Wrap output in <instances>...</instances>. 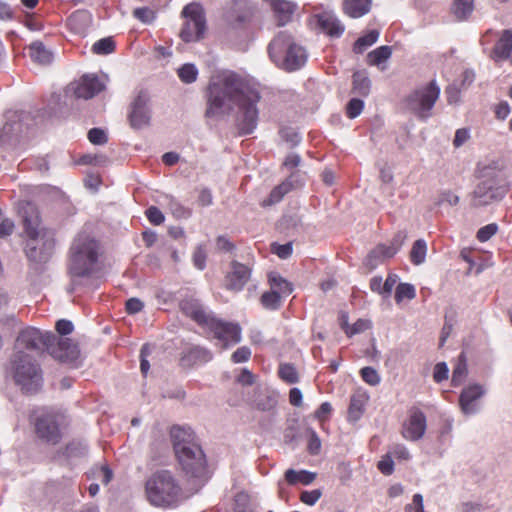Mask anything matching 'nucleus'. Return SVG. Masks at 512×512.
I'll list each match as a JSON object with an SVG mask.
<instances>
[{
  "label": "nucleus",
  "instance_id": "obj_1",
  "mask_svg": "<svg viewBox=\"0 0 512 512\" xmlns=\"http://www.w3.org/2000/svg\"><path fill=\"white\" fill-rule=\"evenodd\" d=\"M259 93L234 73L214 77L208 86L206 117L229 114L237 108L236 126L242 135L254 131L258 121Z\"/></svg>",
  "mask_w": 512,
  "mask_h": 512
},
{
  "label": "nucleus",
  "instance_id": "obj_2",
  "mask_svg": "<svg viewBox=\"0 0 512 512\" xmlns=\"http://www.w3.org/2000/svg\"><path fill=\"white\" fill-rule=\"evenodd\" d=\"M170 438L182 471L191 478H204L207 474L206 455L195 441L192 428L175 425L170 430Z\"/></svg>",
  "mask_w": 512,
  "mask_h": 512
},
{
  "label": "nucleus",
  "instance_id": "obj_3",
  "mask_svg": "<svg viewBox=\"0 0 512 512\" xmlns=\"http://www.w3.org/2000/svg\"><path fill=\"white\" fill-rule=\"evenodd\" d=\"M102 253L101 242L91 232H79L69 248V275L91 276L97 270Z\"/></svg>",
  "mask_w": 512,
  "mask_h": 512
},
{
  "label": "nucleus",
  "instance_id": "obj_4",
  "mask_svg": "<svg viewBox=\"0 0 512 512\" xmlns=\"http://www.w3.org/2000/svg\"><path fill=\"white\" fill-rule=\"evenodd\" d=\"M480 183L475 188L471 204L474 207L501 200L508 191L507 174L499 161L483 166L479 171Z\"/></svg>",
  "mask_w": 512,
  "mask_h": 512
},
{
  "label": "nucleus",
  "instance_id": "obj_5",
  "mask_svg": "<svg viewBox=\"0 0 512 512\" xmlns=\"http://www.w3.org/2000/svg\"><path fill=\"white\" fill-rule=\"evenodd\" d=\"M148 502L158 508H175L181 500L182 488L169 470L153 473L145 483Z\"/></svg>",
  "mask_w": 512,
  "mask_h": 512
},
{
  "label": "nucleus",
  "instance_id": "obj_6",
  "mask_svg": "<svg viewBox=\"0 0 512 512\" xmlns=\"http://www.w3.org/2000/svg\"><path fill=\"white\" fill-rule=\"evenodd\" d=\"M9 373L24 394L35 395L43 388L44 377L40 364L24 351H16L11 356Z\"/></svg>",
  "mask_w": 512,
  "mask_h": 512
},
{
  "label": "nucleus",
  "instance_id": "obj_7",
  "mask_svg": "<svg viewBox=\"0 0 512 512\" xmlns=\"http://www.w3.org/2000/svg\"><path fill=\"white\" fill-rule=\"evenodd\" d=\"M268 53L277 67L289 72L300 69L307 59L305 50L286 32H280L270 42Z\"/></svg>",
  "mask_w": 512,
  "mask_h": 512
},
{
  "label": "nucleus",
  "instance_id": "obj_8",
  "mask_svg": "<svg viewBox=\"0 0 512 512\" xmlns=\"http://www.w3.org/2000/svg\"><path fill=\"white\" fill-rule=\"evenodd\" d=\"M25 253L28 260L42 263L49 260L55 248V230L50 226H24Z\"/></svg>",
  "mask_w": 512,
  "mask_h": 512
},
{
  "label": "nucleus",
  "instance_id": "obj_9",
  "mask_svg": "<svg viewBox=\"0 0 512 512\" xmlns=\"http://www.w3.org/2000/svg\"><path fill=\"white\" fill-rule=\"evenodd\" d=\"M440 95V88L435 81L420 86L410 92L403 100L404 108L420 120L432 116V109Z\"/></svg>",
  "mask_w": 512,
  "mask_h": 512
},
{
  "label": "nucleus",
  "instance_id": "obj_10",
  "mask_svg": "<svg viewBox=\"0 0 512 512\" xmlns=\"http://www.w3.org/2000/svg\"><path fill=\"white\" fill-rule=\"evenodd\" d=\"M181 15L185 22L179 34L180 38L187 43L203 39L207 27L201 5L190 3L183 8Z\"/></svg>",
  "mask_w": 512,
  "mask_h": 512
},
{
  "label": "nucleus",
  "instance_id": "obj_11",
  "mask_svg": "<svg viewBox=\"0 0 512 512\" xmlns=\"http://www.w3.org/2000/svg\"><path fill=\"white\" fill-rule=\"evenodd\" d=\"M150 101L148 91L140 90L131 102L127 118L132 129L140 130L149 126L152 113Z\"/></svg>",
  "mask_w": 512,
  "mask_h": 512
},
{
  "label": "nucleus",
  "instance_id": "obj_12",
  "mask_svg": "<svg viewBox=\"0 0 512 512\" xmlns=\"http://www.w3.org/2000/svg\"><path fill=\"white\" fill-rule=\"evenodd\" d=\"M34 427L37 437L48 444L55 445L62 438L59 416L54 412L44 411L37 415Z\"/></svg>",
  "mask_w": 512,
  "mask_h": 512
},
{
  "label": "nucleus",
  "instance_id": "obj_13",
  "mask_svg": "<svg viewBox=\"0 0 512 512\" xmlns=\"http://www.w3.org/2000/svg\"><path fill=\"white\" fill-rule=\"evenodd\" d=\"M57 340L56 334L52 331H41L40 329L29 327L22 330L17 337V345L31 351H40L45 348L48 352L51 344Z\"/></svg>",
  "mask_w": 512,
  "mask_h": 512
},
{
  "label": "nucleus",
  "instance_id": "obj_14",
  "mask_svg": "<svg viewBox=\"0 0 512 512\" xmlns=\"http://www.w3.org/2000/svg\"><path fill=\"white\" fill-rule=\"evenodd\" d=\"M214 334V337L221 341L224 347L238 344L242 337V329L238 323L223 321L214 315L205 327Z\"/></svg>",
  "mask_w": 512,
  "mask_h": 512
},
{
  "label": "nucleus",
  "instance_id": "obj_15",
  "mask_svg": "<svg viewBox=\"0 0 512 512\" xmlns=\"http://www.w3.org/2000/svg\"><path fill=\"white\" fill-rule=\"evenodd\" d=\"M427 429V417L418 407H411L408 417L402 424L401 435L404 439L417 442L423 438Z\"/></svg>",
  "mask_w": 512,
  "mask_h": 512
},
{
  "label": "nucleus",
  "instance_id": "obj_16",
  "mask_svg": "<svg viewBox=\"0 0 512 512\" xmlns=\"http://www.w3.org/2000/svg\"><path fill=\"white\" fill-rule=\"evenodd\" d=\"M304 182V173L300 170L291 172L284 181L271 190L270 194L263 199L261 205L263 207H268L279 203L286 194L301 188L304 185Z\"/></svg>",
  "mask_w": 512,
  "mask_h": 512
},
{
  "label": "nucleus",
  "instance_id": "obj_17",
  "mask_svg": "<svg viewBox=\"0 0 512 512\" xmlns=\"http://www.w3.org/2000/svg\"><path fill=\"white\" fill-rule=\"evenodd\" d=\"M48 353L57 361L78 367L80 358V349L77 343L70 338H58L51 344Z\"/></svg>",
  "mask_w": 512,
  "mask_h": 512
},
{
  "label": "nucleus",
  "instance_id": "obj_18",
  "mask_svg": "<svg viewBox=\"0 0 512 512\" xmlns=\"http://www.w3.org/2000/svg\"><path fill=\"white\" fill-rule=\"evenodd\" d=\"M486 394V388L479 383L464 387L459 395V405L464 415H475L481 410L480 399Z\"/></svg>",
  "mask_w": 512,
  "mask_h": 512
},
{
  "label": "nucleus",
  "instance_id": "obj_19",
  "mask_svg": "<svg viewBox=\"0 0 512 512\" xmlns=\"http://www.w3.org/2000/svg\"><path fill=\"white\" fill-rule=\"evenodd\" d=\"M105 88L96 75H84L78 82L71 84L76 98L91 99Z\"/></svg>",
  "mask_w": 512,
  "mask_h": 512
},
{
  "label": "nucleus",
  "instance_id": "obj_20",
  "mask_svg": "<svg viewBox=\"0 0 512 512\" xmlns=\"http://www.w3.org/2000/svg\"><path fill=\"white\" fill-rule=\"evenodd\" d=\"M180 308L187 317L204 328L214 315L212 312L207 311L198 299L194 298L182 300Z\"/></svg>",
  "mask_w": 512,
  "mask_h": 512
},
{
  "label": "nucleus",
  "instance_id": "obj_21",
  "mask_svg": "<svg viewBox=\"0 0 512 512\" xmlns=\"http://www.w3.org/2000/svg\"><path fill=\"white\" fill-rule=\"evenodd\" d=\"M312 19L317 27L330 37H340L344 32V26L336 15L330 11L316 14Z\"/></svg>",
  "mask_w": 512,
  "mask_h": 512
},
{
  "label": "nucleus",
  "instance_id": "obj_22",
  "mask_svg": "<svg viewBox=\"0 0 512 512\" xmlns=\"http://www.w3.org/2000/svg\"><path fill=\"white\" fill-rule=\"evenodd\" d=\"M231 272L227 275V288L241 291L251 277V269L237 261L231 263Z\"/></svg>",
  "mask_w": 512,
  "mask_h": 512
},
{
  "label": "nucleus",
  "instance_id": "obj_23",
  "mask_svg": "<svg viewBox=\"0 0 512 512\" xmlns=\"http://www.w3.org/2000/svg\"><path fill=\"white\" fill-rule=\"evenodd\" d=\"M213 358L211 351L205 347L192 346L185 350L180 358L183 367H192L208 363Z\"/></svg>",
  "mask_w": 512,
  "mask_h": 512
},
{
  "label": "nucleus",
  "instance_id": "obj_24",
  "mask_svg": "<svg viewBox=\"0 0 512 512\" xmlns=\"http://www.w3.org/2000/svg\"><path fill=\"white\" fill-rule=\"evenodd\" d=\"M512 52V30L502 31L500 38L495 43L490 57L495 62L505 61L510 58Z\"/></svg>",
  "mask_w": 512,
  "mask_h": 512
},
{
  "label": "nucleus",
  "instance_id": "obj_25",
  "mask_svg": "<svg viewBox=\"0 0 512 512\" xmlns=\"http://www.w3.org/2000/svg\"><path fill=\"white\" fill-rule=\"evenodd\" d=\"M273 10L274 17L277 21L278 26L287 24L296 9V5L293 2L286 0H266Z\"/></svg>",
  "mask_w": 512,
  "mask_h": 512
},
{
  "label": "nucleus",
  "instance_id": "obj_26",
  "mask_svg": "<svg viewBox=\"0 0 512 512\" xmlns=\"http://www.w3.org/2000/svg\"><path fill=\"white\" fill-rule=\"evenodd\" d=\"M67 23L71 31L79 35H85L92 23V16L85 10H78L70 15Z\"/></svg>",
  "mask_w": 512,
  "mask_h": 512
},
{
  "label": "nucleus",
  "instance_id": "obj_27",
  "mask_svg": "<svg viewBox=\"0 0 512 512\" xmlns=\"http://www.w3.org/2000/svg\"><path fill=\"white\" fill-rule=\"evenodd\" d=\"M372 0H344L343 11L352 18H359L370 11Z\"/></svg>",
  "mask_w": 512,
  "mask_h": 512
},
{
  "label": "nucleus",
  "instance_id": "obj_28",
  "mask_svg": "<svg viewBox=\"0 0 512 512\" xmlns=\"http://www.w3.org/2000/svg\"><path fill=\"white\" fill-rule=\"evenodd\" d=\"M284 477L287 483L292 486L299 483L303 485H309L315 480L316 473L305 469L295 470L290 468L285 471Z\"/></svg>",
  "mask_w": 512,
  "mask_h": 512
},
{
  "label": "nucleus",
  "instance_id": "obj_29",
  "mask_svg": "<svg viewBox=\"0 0 512 512\" xmlns=\"http://www.w3.org/2000/svg\"><path fill=\"white\" fill-rule=\"evenodd\" d=\"M30 57L40 65H49L54 59L53 53L40 41L33 42L29 47Z\"/></svg>",
  "mask_w": 512,
  "mask_h": 512
},
{
  "label": "nucleus",
  "instance_id": "obj_30",
  "mask_svg": "<svg viewBox=\"0 0 512 512\" xmlns=\"http://www.w3.org/2000/svg\"><path fill=\"white\" fill-rule=\"evenodd\" d=\"M385 252V243L377 244L372 250L369 251L363 261V265L369 271L375 270L385 259H390Z\"/></svg>",
  "mask_w": 512,
  "mask_h": 512
},
{
  "label": "nucleus",
  "instance_id": "obj_31",
  "mask_svg": "<svg viewBox=\"0 0 512 512\" xmlns=\"http://www.w3.org/2000/svg\"><path fill=\"white\" fill-rule=\"evenodd\" d=\"M468 376V364L465 352H461L452 371L451 385L453 387L461 386Z\"/></svg>",
  "mask_w": 512,
  "mask_h": 512
},
{
  "label": "nucleus",
  "instance_id": "obj_32",
  "mask_svg": "<svg viewBox=\"0 0 512 512\" xmlns=\"http://www.w3.org/2000/svg\"><path fill=\"white\" fill-rule=\"evenodd\" d=\"M18 214L23 224H39L41 221L38 207L29 201H22L18 204Z\"/></svg>",
  "mask_w": 512,
  "mask_h": 512
},
{
  "label": "nucleus",
  "instance_id": "obj_33",
  "mask_svg": "<svg viewBox=\"0 0 512 512\" xmlns=\"http://www.w3.org/2000/svg\"><path fill=\"white\" fill-rule=\"evenodd\" d=\"M268 280L272 290L279 291L280 295H290L293 292V284L282 277L278 272H270Z\"/></svg>",
  "mask_w": 512,
  "mask_h": 512
},
{
  "label": "nucleus",
  "instance_id": "obj_34",
  "mask_svg": "<svg viewBox=\"0 0 512 512\" xmlns=\"http://www.w3.org/2000/svg\"><path fill=\"white\" fill-rule=\"evenodd\" d=\"M352 93L359 96H367L370 93L371 81L366 72L357 71L353 74Z\"/></svg>",
  "mask_w": 512,
  "mask_h": 512
},
{
  "label": "nucleus",
  "instance_id": "obj_35",
  "mask_svg": "<svg viewBox=\"0 0 512 512\" xmlns=\"http://www.w3.org/2000/svg\"><path fill=\"white\" fill-rule=\"evenodd\" d=\"M474 9V0H455L452 13L459 21L468 19Z\"/></svg>",
  "mask_w": 512,
  "mask_h": 512
},
{
  "label": "nucleus",
  "instance_id": "obj_36",
  "mask_svg": "<svg viewBox=\"0 0 512 512\" xmlns=\"http://www.w3.org/2000/svg\"><path fill=\"white\" fill-rule=\"evenodd\" d=\"M88 454V444L82 440H73L68 443L64 450V455L67 458H83Z\"/></svg>",
  "mask_w": 512,
  "mask_h": 512
},
{
  "label": "nucleus",
  "instance_id": "obj_37",
  "mask_svg": "<svg viewBox=\"0 0 512 512\" xmlns=\"http://www.w3.org/2000/svg\"><path fill=\"white\" fill-rule=\"evenodd\" d=\"M427 255V243L424 239H417L410 251V261L412 264L418 266L425 262Z\"/></svg>",
  "mask_w": 512,
  "mask_h": 512
},
{
  "label": "nucleus",
  "instance_id": "obj_38",
  "mask_svg": "<svg viewBox=\"0 0 512 512\" xmlns=\"http://www.w3.org/2000/svg\"><path fill=\"white\" fill-rule=\"evenodd\" d=\"M392 49L390 46L384 45L376 48L367 55V63L369 65L379 66L391 57Z\"/></svg>",
  "mask_w": 512,
  "mask_h": 512
},
{
  "label": "nucleus",
  "instance_id": "obj_39",
  "mask_svg": "<svg viewBox=\"0 0 512 512\" xmlns=\"http://www.w3.org/2000/svg\"><path fill=\"white\" fill-rule=\"evenodd\" d=\"M278 376L281 380L288 384H296L299 382L298 371L292 363L280 364L278 369Z\"/></svg>",
  "mask_w": 512,
  "mask_h": 512
},
{
  "label": "nucleus",
  "instance_id": "obj_40",
  "mask_svg": "<svg viewBox=\"0 0 512 512\" xmlns=\"http://www.w3.org/2000/svg\"><path fill=\"white\" fill-rule=\"evenodd\" d=\"M406 238L407 233L405 231H398L390 240L389 244L385 243L386 255L393 258L401 250Z\"/></svg>",
  "mask_w": 512,
  "mask_h": 512
},
{
  "label": "nucleus",
  "instance_id": "obj_41",
  "mask_svg": "<svg viewBox=\"0 0 512 512\" xmlns=\"http://www.w3.org/2000/svg\"><path fill=\"white\" fill-rule=\"evenodd\" d=\"M261 304L264 308L268 310H278L281 306V295L279 294V291L276 290H270L266 291L261 296Z\"/></svg>",
  "mask_w": 512,
  "mask_h": 512
},
{
  "label": "nucleus",
  "instance_id": "obj_42",
  "mask_svg": "<svg viewBox=\"0 0 512 512\" xmlns=\"http://www.w3.org/2000/svg\"><path fill=\"white\" fill-rule=\"evenodd\" d=\"M379 37V31L378 30H371L366 35L358 38V40L355 42L353 50L355 53H363L364 50L373 45Z\"/></svg>",
  "mask_w": 512,
  "mask_h": 512
},
{
  "label": "nucleus",
  "instance_id": "obj_43",
  "mask_svg": "<svg viewBox=\"0 0 512 512\" xmlns=\"http://www.w3.org/2000/svg\"><path fill=\"white\" fill-rule=\"evenodd\" d=\"M416 297L415 286L411 283H399L395 289V301L401 303L404 299L412 300Z\"/></svg>",
  "mask_w": 512,
  "mask_h": 512
},
{
  "label": "nucleus",
  "instance_id": "obj_44",
  "mask_svg": "<svg viewBox=\"0 0 512 512\" xmlns=\"http://www.w3.org/2000/svg\"><path fill=\"white\" fill-rule=\"evenodd\" d=\"M364 413V403L363 401L353 396L350 400L349 408H348V420L352 422L358 421Z\"/></svg>",
  "mask_w": 512,
  "mask_h": 512
},
{
  "label": "nucleus",
  "instance_id": "obj_45",
  "mask_svg": "<svg viewBox=\"0 0 512 512\" xmlns=\"http://www.w3.org/2000/svg\"><path fill=\"white\" fill-rule=\"evenodd\" d=\"M115 50V42L111 37L98 40L92 46V52L97 55H107Z\"/></svg>",
  "mask_w": 512,
  "mask_h": 512
},
{
  "label": "nucleus",
  "instance_id": "obj_46",
  "mask_svg": "<svg viewBox=\"0 0 512 512\" xmlns=\"http://www.w3.org/2000/svg\"><path fill=\"white\" fill-rule=\"evenodd\" d=\"M198 70L194 64H184L178 69V76L182 82L190 84L196 81Z\"/></svg>",
  "mask_w": 512,
  "mask_h": 512
},
{
  "label": "nucleus",
  "instance_id": "obj_47",
  "mask_svg": "<svg viewBox=\"0 0 512 512\" xmlns=\"http://www.w3.org/2000/svg\"><path fill=\"white\" fill-rule=\"evenodd\" d=\"M342 320V328L348 337L359 334L366 329V322L362 319H358L352 326L348 324L347 315L342 314Z\"/></svg>",
  "mask_w": 512,
  "mask_h": 512
},
{
  "label": "nucleus",
  "instance_id": "obj_48",
  "mask_svg": "<svg viewBox=\"0 0 512 512\" xmlns=\"http://www.w3.org/2000/svg\"><path fill=\"white\" fill-rule=\"evenodd\" d=\"M234 501V512H254L248 494L244 492L237 493L235 495Z\"/></svg>",
  "mask_w": 512,
  "mask_h": 512
},
{
  "label": "nucleus",
  "instance_id": "obj_49",
  "mask_svg": "<svg viewBox=\"0 0 512 512\" xmlns=\"http://www.w3.org/2000/svg\"><path fill=\"white\" fill-rule=\"evenodd\" d=\"M361 377L364 382L371 386H376L381 382V377L375 368L371 366L363 367L360 370Z\"/></svg>",
  "mask_w": 512,
  "mask_h": 512
},
{
  "label": "nucleus",
  "instance_id": "obj_50",
  "mask_svg": "<svg viewBox=\"0 0 512 512\" xmlns=\"http://www.w3.org/2000/svg\"><path fill=\"white\" fill-rule=\"evenodd\" d=\"M364 108V102L359 98H352L346 105V114L350 119L359 116Z\"/></svg>",
  "mask_w": 512,
  "mask_h": 512
},
{
  "label": "nucleus",
  "instance_id": "obj_51",
  "mask_svg": "<svg viewBox=\"0 0 512 512\" xmlns=\"http://www.w3.org/2000/svg\"><path fill=\"white\" fill-rule=\"evenodd\" d=\"M280 135L282 140L285 141L290 148L297 146L301 140L299 134L292 128L281 129Z\"/></svg>",
  "mask_w": 512,
  "mask_h": 512
},
{
  "label": "nucleus",
  "instance_id": "obj_52",
  "mask_svg": "<svg viewBox=\"0 0 512 512\" xmlns=\"http://www.w3.org/2000/svg\"><path fill=\"white\" fill-rule=\"evenodd\" d=\"M322 496L320 489L304 490L300 494V501L308 506H314Z\"/></svg>",
  "mask_w": 512,
  "mask_h": 512
},
{
  "label": "nucleus",
  "instance_id": "obj_53",
  "mask_svg": "<svg viewBox=\"0 0 512 512\" xmlns=\"http://www.w3.org/2000/svg\"><path fill=\"white\" fill-rule=\"evenodd\" d=\"M309 439L307 450L311 455H318L321 450V439L315 430L309 429Z\"/></svg>",
  "mask_w": 512,
  "mask_h": 512
},
{
  "label": "nucleus",
  "instance_id": "obj_54",
  "mask_svg": "<svg viewBox=\"0 0 512 512\" xmlns=\"http://www.w3.org/2000/svg\"><path fill=\"white\" fill-rule=\"evenodd\" d=\"M449 377V368L446 362H438L434 366L433 370V380L436 383H442L447 380Z\"/></svg>",
  "mask_w": 512,
  "mask_h": 512
},
{
  "label": "nucleus",
  "instance_id": "obj_55",
  "mask_svg": "<svg viewBox=\"0 0 512 512\" xmlns=\"http://www.w3.org/2000/svg\"><path fill=\"white\" fill-rule=\"evenodd\" d=\"M206 251L204 250L202 245H198L193 252L192 260L195 268L202 271L206 267Z\"/></svg>",
  "mask_w": 512,
  "mask_h": 512
},
{
  "label": "nucleus",
  "instance_id": "obj_56",
  "mask_svg": "<svg viewBox=\"0 0 512 512\" xmlns=\"http://www.w3.org/2000/svg\"><path fill=\"white\" fill-rule=\"evenodd\" d=\"M133 16L143 23H152L155 19V13L148 7L136 8L133 11Z\"/></svg>",
  "mask_w": 512,
  "mask_h": 512
},
{
  "label": "nucleus",
  "instance_id": "obj_57",
  "mask_svg": "<svg viewBox=\"0 0 512 512\" xmlns=\"http://www.w3.org/2000/svg\"><path fill=\"white\" fill-rule=\"evenodd\" d=\"M272 252L275 253L280 259H287L293 252L292 242L285 244L273 243Z\"/></svg>",
  "mask_w": 512,
  "mask_h": 512
},
{
  "label": "nucleus",
  "instance_id": "obj_58",
  "mask_svg": "<svg viewBox=\"0 0 512 512\" xmlns=\"http://www.w3.org/2000/svg\"><path fill=\"white\" fill-rule=\"evenodd\" d=\"M151 354V348L148 343L142 345L140 349V370L144 376L147 375L150 369V363L148 361V356Z\"/></svg>",
  "mask_w": 512,
  "mask_h": 512
},
{
  "label": "nucleus",
  "instance_id": "obj_59",
  "mask_svg": "<svg viewBox=\"0 0 512 512\" xmlns=\"http://www.w3.org/2000/svg\"><path fill=\"white\" fill-rule=\"evenodd\" d=\"M454 315L446 313L445 322L441 330L440 346H443L450 336L454 326Z\"/></svg>",
  "mask_w": 512,
  "mask_h": 512
},
{
  "label": "nucleus",
  "instance_id": "obj_60",
  "mask_svg": "<svg viewBox=\"0 0 512 512\" xmlns=\"http://www.w3.org/2000/svg\"><path fill=\"white\" fill-rule=\"evenodd\" d=\"M458 202H459L458 195H456L455 193H453L450 190H445L438 195L436 204L439 206L444 205V204L454 206V205L458 204Z\"/></svg>",
  "mask_w": 512,
  "mask_h": 512
},
{
  "label": "nucleus",
  "instance_id": "obj_61",
  "mask_svg": "<svg viewBox=\"0 0 512 512\" xmlns=\"http://www.w3.org/2000/svg\"><path fill=\"white\" fill-rule=\"evenodd\" d=\"M251 349L247 346L239 347L236 351L231 355V360L233 363H245L251 358Z\"/></svg>",
  "mask_w": 512,
  "mask_h": 512
},
{
  "label": "nucleus",
  "instance_id": "obj_62",
  "mask_svg": "<svg viewBox=\"0 0 512 512\" xmlns=\"http://www.w3.org/2000/svg\"><path fill=\"white\" fill-rule=\"evenodd\" d=\"M88 139L92 144L102 145L107 142V135L104 130L100 128H92L88 132Z\"/></svg>",
  "mask_w": 512,
  "mask_h": 512
},
{
  "label": "nucleus",
  "instance_id": "obj_63",
  "mask_svg": "<svg viewBox=\"0 0 512 512\" xmlns=\"http://www.w3.org/2000/svg\"><path fill=\"white\" fill-rule=\"evenodd\" d=\"M379 471L384 475H391L394 472V461L389 454H386L378 462Z\"/></svg>",
  "mask_w": 512,
  "mask_h": 512
},
{
  "label": "nucleus",
  "instance_id": "obj_64",
  "mask_svg": "<svg viewBox=\"0 0 512 512\" xmlns=\"http://www.w3.org/2000/svg\"><path fill=\"white\" fill-rule=\"evenodd\" d=\"M55 329L59 335L66 336L73 332L74 324L70 320L60 319L56 322Z\"/></svg>",
  "mask_w": 512,
  "mask_h": 512
}]
</instances>
